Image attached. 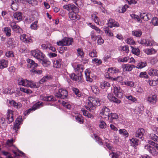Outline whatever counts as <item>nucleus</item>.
<instances>
[{"label":"nucleus","mask_w":158,"mask_h":158,"mask_svg":"<svg viewBox=\"0 0 158 158\" xmlns=\"http://www.w3.org/2000/svg\"><path fill=\"white\" fill-rule=\"evenodd\" d=\"M101 102L98 98L89 97L86 101L85 107L87 110L93 113V110L96 108V106H99Z\"/></svg>","instance_id":"nucleus-1"},{"label":"nucleus","mask_w":158,"mask_h":158,"mask_svg":"<svg viewBox=\"0 0 158 158\" xmlns=\"http://www.w3.org/2000/svg\"><path fill=\"white\" fill-rule=\"evenodd\" d=\"M19 85L24 86L34 87L36 85L32 81H29L27 79H24L22 78H19L18 80Z\"/></svg>","instance_id":"nucleus-2"},{"label":"nucleus","mask_w":158,"mask_h":158,"mask_svg":"<svg viewBox=\"0 0 158 158\" xmlns=\"http://www.w3.org/2000/svg\"><path fill=\"white\" fill-rule=\"evenodd\" d=\"M32 56L39 60H43L44 55L39 50H35L31 51Z\"/></svg>","instance_id":"nucleus-3"},{"label":"nucleus","mask_w":158,"mask_h":158,"mask_svg":"<svg viewBox=\"0 0 158 158\" xmlns=\"http://www.w3.org/2000/svg\"><path fill=\"white\" fill-rule=\"evenodd\" d=\"M73 42V39L72 38H65L60 41L57 42L58 45L69 46L72 44Z\"/></svg>","instance_id":"nucleus-4"},{"label":"nucleus","mask_w":158,"mask_h":158,"mask_svg":"<svg viewBox=\"0 0 158 158\" xmlns=\"http://www.w3.org/2000/svg\"><path fill=\"white\" fill-rule=\"evenodd\" d=\"M110 110L106 106H104L101 110L100 114L102 118H109Z\"/></svg>","instance_id":"nucleus-5"},{"label":"nucleus","mask_w":158,"mask_h":158,"mask_svg":"<svg viewBox=\"0 0 158 158\" xmlns=\"http://www.w3.org/2000/svg\"><path fill=\"white\" fill-rule=\"evenodd\" d=\"M68 92L66 89H59L58 93L56 94V96L57 97L64 99L66 98L68 95Z\"/></svg>","instance_id":"nucleus-6"},{"label":"nucleus","mask_w":158,"mask_h":158,"mask_svg":"<svg viewBox=\"0 0 158 158\" xmlns=\"http://www.w3.org/2000/svg\"><path fill=\"white\" fill-rule=\"evenodd\" d=\"M10 25L14 31L18 33H21L22 32L21 28L17 25L15 22H11L10 23Z\"/></svg>","instance_id":"nucleus-7"},{"label":"nucleus","mask_w":158,"mask_h":158,"mask_svg":"<svg viewBox=\"0 0 158 158\" xmlns=\"http://www.w3.org/2000/svg\"><path fill=\"white\" fill-rule=\"evenodd\" d=\"M71 78L73 81L81 83L83 81L81 73H79L78 76L75 73H72L70 75Z\"/></svg>","instance_id":"nucleus-8"},{"label":"nucleus","mask_w":158,"mask_h":158,"mask_svg":"<svg viewBox=\"0 0 158 158\" xmlns=\"http://www.w3.org/2000/svg\"><path fill=\"white\" fill-rule=\"evenodd\" d=\"M43 103L42 102L40 103V102H38L36 103L32 107L25 112L24 113V115L26 116L31 111H34L36 109L39 108L40 107V106H43Z\"/></svg>","instance_id":"nucleus-9"},{"label":"nucleus","mask_w":158,"mask_h":158,"mask_svg":"<svg viewBox=\"0 0 158 158\" xmlns=\"http://www.w3.org/2000/svg\"><path fill=\"white\" fill-rule=\"evenodd\" d=\"M113 92L115 96L118 98H121L123 96L122 90L119 86L115 85L114 86Z\"/></svg>","instance_id":"nucleus-10"},{"label":"nucleus","mask_w":158,"mask_h":158,"mask_svg":"<svg viewBox=\"0 0 158 158\" xmlns=\"http://www.w3.org/2000/svg\"><path fill=\"white\" fill-rule=\"evenodd\" d=\"M145 132L144 130L142 128H139L135 133L136 137L139 138L143 140L144 138L143 136Z\"/></svg>","instance_id":"nucleus-11"},{"label":"nucleus","mask_w":158,"mask_h":158,"mask_svg":"<svg viewBox=\"0 0 158 158\" xmlns=\"http://www.w3.org/2000/svg\"><path fill=\"white\" fill-rule=\"evenodd\" d=\"M13 111L11 110H8L7 113L6 120L7 123L10 124L14 120L13 113Z\"/></svg>","instance_id":"nucleus-12"},{"label":"nucleus","mask_w":158,"mask_h":158,"mask_svg":"<svg viewBox=\"0 0 158 158\" xmlns=\"http://www.w3.org/2000/svg\"><path fill=\"white\" fill-rule=\"evenodd\" d=\"M147 100L151 104L153 105L155 104L157 100V95L154 94L148 97Z\"/></svg>","instance_id":"nucleus-13"},{"label":"nucleus","mask_w":158,"mask_h":158,"mask_svg":"<svg viewBox=\"0 0 158 158\" xmlns=\"http://www.w3.org/2000/svg\"><path fill=\"white\" fill-rule=\"evenodd\" d=\"M69 17L71 20H77L80 18L79 15L73 11L69 13Z\"/></svg>","instance_id":"nucleus-14"},{"label":"nucleus","mask_w":158,"mask_h":158,"mask_svg":"<svg viewBox=\"0 0 158 158\" xmlns=\"http://www.w3.org/2000/svg\"><path fill=\"white\" fill-rule=\"evenodd\" d=\"M107 24L108 26L111 28L113 27H117L119 26V24L118 22L112 19H110L108 20Z\"/></svg>","instance_id":"nucleus-15"},{"label":"nucleus","mask_w":158,"mask_h":158,"mask_svg":"<svg viewBox=\"0 0 158 158\" xmlns=\"http://www.w3.org/2000/svg\"><path fill=\"white\" fill-rule=\"evenodd\" d=\"M135 67V66L133 65L124 64L122 65V68L124 71H131L132 70L133 68Z\"/></svg>","instance_id":"nucleus-16"},{"label":"nucleus","mask_w":158,"mask_h":158,"mask_svg":"<svg viewBox=\"0 0 158 158\" xmlns=\"http://www.w3.org/2000/svg\"><path fill=\"white\" fill-rule=\"evenodd\" d=\"M108 98L109 100L113 102L117 103H120L121 102L120 100L116 98L114 96L111 94H109L108 95Z\"/></svg>","instance_id":"nucleus-17"},{"label":"nucleus","mask_w":158,"mask_h":158,"mask_svg":"<svg viewBox=\"0 0 158 158\" xmlns=\"http://www.w3.org/2000/svg\"><path fill=\"white\" fill-rule=\"evenodd\" d=\"M27 61L28 64V66L32 68L35 69L38 66L37 64L34 61L31 59H28L27 60Z\"/></svg>","instance_id":"nucleus-18"},{"label":"nucleus","mask_w":158,"mask_h":158,"mask_svg":"<svg viewBox=\"0 0 158 158\" xmlns=\"http://www.w3.org/2000/svg\"><path fill=\"white\" fill-rule=\"evenodd\" d=\"M7 44L11 48H15L17 45V43L13 38H9L8 40Z\"/></svg>","instance_id":"nucleus-19"},{"label":"nucleus","mask_w":158,"mask_h":158,"mask_svg":"<svg viewBox=\"0 0 158 158\" xmlns=\"http://www.w3.org/2000/svg\"><path fill=\"white\" fill-rule=\"evenodd\" d=\"M8 62L7 60L4 59L0 60V69H2L7 67Z\"/></svg>","instance_id":"nucleus-20"},{"label":"nucleus","mask_w":158,"mask_h":158,"mask_svg":"<svg viewBox=\"0 0 158 158\" xmlns=\"http://www.w3.org/2000/svg\"><path fill=\"white\" fill-rule=\"evenodd\" d=\"M9 103L15 108L17 109L20 108L22 106V104L19 102H16L14 100L9 101Z\"/></svg>","instance_id":"nucleus-21"},{"label":"nucleus","mask_w":158,"mask_h":158,"mask_svg":"<svg viewBox=\"0 0 158 158\" xmlns=\"http://www.w3.org/2000/svg\"><path fill=\"white\" fill-rule=\"evenodd\" d=\"M75 70L76 71H78L80 73H81L83 71L84 66L83 65L81 64H77L73 66Z\"/></svg>","instance_id":"nucleus-22"},{"label":"nucleus","mask_w":158,"mask_h":158,"mask_svg":"<svg viewBox=\"0 0 158 158\" xmlns=\"http://www.w3.org/2000/svg\"><path fill=\"white\" fill-rule=\"evenodd\" d=\"M12 3L11 5V8L13 10H16L18 9V4L19 0H12Z\"/></svg>","instance_id":"nucleus-23"},{"label":"nucleus","mask_w":158,"mask_h":158,"mask_svg":"<svg viewBox=\"0 0 158 158\" xmlns=\"http://www.w3.org/2000/svg\"><path fill=\"white\" fill-rule=\"evenodd\" d=\"M13 16L15 19L21 20L22 18V13L19 12H15Z\"/></svg>","instance_id":"nucleus-24"},{"label":"nucleus","mask_w":158,"mask_h":158,"mask_svg":"<svg viewBox=\"0 0 158 158\" xmlns=\"http://www.w3.org/2000/svg\"><path fill=\"white\" fill-rule=\"evenodd\" d=\"M61 60L58 59L54 60L53 63V66L54 67L58 68L60 67L61 64Z\"/></svg>","instance_id":"nucleus-25"},{"label":"nucleus","mask_w":158,"mask_h":158,"mask_svg":"<svg viewBox=\"0 0 158 158\" xmlns=\"http://www.w3.org/2000/svg\"><path fill=\"white\" fill-rule=\"evenodd\" d=\"M41 100L46 101H55L53 97L50 96H46L44 97L41 96Z\"/></svg>","instance_id":"nucleus-26"},{"label":"nucleus","mask_w":158,"mask_h":158,"mask_svg":"<svg viewBox=\"0 0 158 158\" xmlns=\"http://www.w3.org/2000/svg\"><path fill=\"white\" fill-rule=\"evenodd\" d=\"M68 10L70 11L71 10L73 11L77 12L78 11V9L73 4H68Z\"/></svg>","instance_id":"nucleus-27"},{"label":"nucleus","mask_w":158,"mask_h":158,"mask_svg":"<svg viewBox=\"0 0 158 158\" xmlns=\"http://www.w3.org/2000/svg\"><path fill=\"white\" fill-rule=\"evenodd\" d=\"M144 52L147 55H150L155 54L156 52V51L153 48H147L145 50Z\"/></svg>","instance_id":"nucleus-28"},{"label":"nucleus","mask_w":158,"mask_h":158,"mask_svg":"<svg viewBox=\"0 0 158 158\" xmlns=\"http://www.w3.org/2000/svg\"><path fill=\"white\" fill-rule=\"evenodd\" d=\"M148 74L150 76H158V70L155 69H151L149 71Z\"/></svg>","instance_id":"nucleus-29"},{"label":"nucleus","mask_w":158,"mask_h":158,"mask_svg":"<svg viewBox=\"0 0 158 158\" xmlns=\"http://www.w3.org/2000/svg\"><path fill=\"white\" fill-rule=\"evenodd\" d=\"M97 13L94 12L91 15V17L92 19L94 21V22L97 24H99V20L97 16Z\"/></svg>","instance_id":"nucleus-30"},{"label":"nucleus","mask_w":158,"mask_h":158,"mask_svg":"<svg viewBox=\"0 0 158 158\" xmlns=\"http://www.w3.org/2000/svg\"><path fill=\"white\" fill-rule=\"evenodd\" d=\"M120 154H121L120 152H117L116 153L112 152L110 154V156L112 158H120Z\"/></svg>","instance_id":"nucleus-31"},{"label":"nucleus","mask_w":158,"mask_h":158,"mask_svg":"<svg viewBox=\"0 0 158 158\" xmlns=\"http://www.w3.org/2000/svg\"><path fill=\"white\" fill-rule=\"evenodd\" d=\"M130 141L131 142V145L134 146L135 148L139 144V140L136 138H132L130 139Z\"/></svg>","instance_id":"nucleus-32"},{"label":"nucleus","mask_w":158,"mask_h":158,"mask_svg":"<svg viewBox=\"0 0 158 158\" xmlns=\"http://www.w3.org/2000/svg\"><path fill=\"white\" fill-rule=\"evenodd\" d=\"M108 72L111 74H114L119 72V70L115 67H111L109 68Z\"/></svg>","instance_id":"nucleus-33"},{"label":"nucleus","mask_w":158,"mask_h":158,"mask_svg":"<svg viewBox=\"0 0 158 158\" xmlns=\"http://www.w3.org/2000/svg\"><path fill=\"white\" fill-rule=\"evenodd\" d=\"M147 65V64L145 62H141L138 63L137 64L136 68L138 69H142Z\"/></svg>","instance_id":"nucleus-34"},{"label":"nucleus","mask_w":158,"mask_h":158,"mask_svg":"<svg viewBox=\"0 0 158 158\" xmlns=\"http://www.w3.org/2000/svg\"><path fill=\"white\" fill-rule=\"evenodd\" d=\"M85 75L86 76V81L90 82H92L93 79L89 76V73L87 69H86L85 72Z\"/></svg>","instance_id":"nucleus-35"},{"label":"nucleus","mask_w":158,"mask_h":158,"mask_svg":"<svg viewBox=\"0 0 158 158\" xmlns=\"http://www.w3.org/2000/svg\"><path fill=\"white\" fill-rule=\"evenodd\" d=\"M38 21H36L33 22L31 25L30 27L32 30H36L38 29Z\"/></svg>","instance_id":"nucleus-36"},{"label":"nucleus","mask_w":158,"mask_h":158,"mask_svg":"<svg viewBox=\"0 0 158 158\" xmlns=\"http://www.w3.org/2000/svg\"><path fill=\"white\" fill-rule=\"evenodd\" d=\"M132 49V52L134 54L138 56L140 54V51L139 49L138 48H134L132 46H131Z\"/></svg>","instance_id":"nucleus-37"},{"label":"nucleus","mask_w":158,"mask_h":158,"mask_svg":"<svg viewBox=\"0 0 158 158\" xmlns=\"http://www.w3.org/2000/svg\"><path fill=\"white\" fill-rule=\"evenodd\" d=\"M90 27L92 29H94L99 34L102 35L103 33L102 31L95 26L91 24Z\"/></svg>","instance_id":"nucleus-38"},{"label":"nucleus","mask_w":158,"mask_h":158,"mask_svg":"<svg viewBox=\"0 0 158 158\" xmlns=\"http://www.w3.org/2000/svg\"><path fill=\"white\" fill-rule=\"evenodd\" d=\"M110 84L106 81H104L101 82L100 86L102 88L104 89L106 87H110Z\"/></svg>","instance_id":"nucleus-39"},{"label":"nucleus","mask_w":158,"mask_h":158,"mask_svg":"<svg viewBox=\"0 0 158 158\" xmlns=\"http://www.w3.org/2000/svg\"><path fill=\"white\" fill-rule=\"evenodd\" d=\"M132 35L136 37H140L142 35V32L140 30H135L132 32Z\"/></svg>","instance_id":"nucleus-40"},{"label":"nucleus","mask_w":158,"mask_h":158,"mask_svg":"<svg viewBox=\"0 0 158 158\" xmlns=\"http://www.w3.org/2000/svg\"><path fill=\"white\" fill-rule=\"evenodd\" d=\"M119 132L120 134L123 135L126 137L128 136V133L127 131L125 129H120L119 130Z\"/></svg>","instance_id":"nucleus-41"},{"label":"nucleus","mask_w":158,"mask_h":158,"mask_svg":"<svg viewBox=\"0 0 158 158\" xmlns=\"http://www.w3.org/2000/svg\"><path fill=\"white\" fill-rule=\"evenodd\" d=\"M91 89L92 91L95 94H98L99 92V90L97 86L94 85L91 86Z\"/></svg>","instance_id":"nucleus-42"},{"label":"nucleus","mask_w":158,"mask_h":158,"mask_svg":"<svg viewBox=\"0 0 158 158\" xmlns=\"http://www.w3.org/2000/svg\"><path fill=\"white\" fill-rule=\"evenodd\" d=\"M51 78V77L50 76L47 75L43 77L40 81V83H42L43 82L46 81L48 80H50Z\"/></svg>","instance_id":"nucleus-43"},{"label":"nucleus","mask_w":158,"mask_h":158,"mask_svg":"<svg viewBox=\"0 0 158 158\" xmlns=\"http://www.w3.org/2000/svg\"><path fill=\"white\" fill-rule=\"evenodd\" d=\"M140 18L145 21H147L149 19L148 15L144 13L140 14Z\"/></svg>","instance_id":"nucleus-44"},{"label":"nucleus","mask_w":158,"mask_h":158,"mask_svg":"<svg viewBox=\"0 0 158 158\" xmlns=\"http://www.w3.org/2000/svg\"><path fill=\"white\" fill-rule=\"evenodd\" d=\"M4 31L6 35L8 36H10L11 35V29L9 27H6L4 28Z\"/></svg>","instance_id":"nucleus-45"},{"label":"nucleus","mask_w":158,"mask_h":158,"mask_svg":"<svg viewBox=\"0 0 158 158\" xmlns=\"http://www.w3.org/2000/svg\"><path fill=\"white\" fill-rule=\"evenodd\" d=\"M89 55L92 57H97V52L94 49H93L92 51H90Z\"/></svg>","instance_id":"nucleus-46"},{"label":"nucleus","mask_w":158,"mask_h":158,"mask_svg":"<svg viewBox=\"0 0 158 158\" xmlns=\"http://www.w3.org/2000/svg\"><path fill=\"white\" fill-rule=\"evenodd\" d=\"M77 56L81 57L83 58L84 56V52L82 50L81 48H78L77 50Z\"/></svg>","instance_id":"nucleus-47"},{"label":"nucleus","mask_w":158,"mask_h":158,"mask_svg":"<svg viewBox=\"0 0 158 158\" xmlns=\"http://www.w3.org/2000/svg\"><path fill=\"white\" fill-rule=\"evenodd\" d=\"M72 90L77 96L79 97H80L81 94L79 89L73 87L72 88Z\"/></svg>","instance_id":"nucleus-48"},{"label":"nucleus","mask_w":158,"mask_h":158,"mask_svg":"<svg viewBox=\"0 0 158 158\" xmlns=\"http://www.w3.org/2000/svg\"><path fill=\"white\" fill-rule=\"evenodd\" d=\"M106 123L102 120L100 121V123L99 124V127L101 129H105L107 127Z\"/></svg>","instance_id":"nucleus-49"},{"label":"nucleus","mask_w":158,"mask_h":158,"mask_svg":"<svg viewBox=\"0 0 158 158\" xmlns=\"http://www.w3.org/2000/svg\"><path fill=\"white\" fill-rule=\"evenodd\" d=\"M139 77L140 78H148V76L147 74V73L146 72H141L139 75Z\"/></svg>","instance_id":"nucleus-50"},{"label":"nucleus","mask_w":158,"mask_h":158,"mask_svg":"<svg viewBox=\"0 0 158 158\" xmlns=\"http://www.w3.org/2000/svg\"><path fill=\"white\" fill-rule=\"evenodd\" d=\"M74 3L78 7L82 5L83 2L81 0H73Z\"/></svg>","instance_id":"nucleus-51"},{"label":"nucleus","mask_w":158,"mask_h":158,"mask_svg":"<svg viewBox=\"0 0 158 158\" xmlns=\"http://www.w3.org/2000/svg\"><path fill=\"white\" fill-rule=\"evenodd\" d=\"M130 59V58L128 56L125 57L123 58H119L118 59V61L119 62H127Z\"/></svg>","instance_id":"nucleus-52"},{"label":"nucleus","mask_w":158,"mask_h":158,"mask_svg":"<svg viewBox=\"0 0 158 158\" xmlns=\"http://www.w3.org/2000/svg\"><path fill=\"white\" fill-rule=\"evenodd\" d=\"M149 152L154 156H157L158 154V152L156 151L155 147H153L151 148V149Z\"/></svg>","instance_id":"nucleus-53"},{"label":"nucleus","mask_w":158,"mask_h":158,"mask_svg":"<svg viewBox=\"0 0 158 158\" xmlns=\"http://www.w3.org/2000/svg\"><path fill=\"white\" fill-rule=\"evenodd\" d=\"M118 118V115L116 113H111L109 116V118L112 119H117Z\"/></svg>","instance_id":"nucleus-54"},{"label":"nucleus","mask_w":158,"mask_h":158,"mask_svg":"<svg viewBox=\"0 0 158 158\" xmlns=\"http://www.w3.org/2000/svg\"><path fill=\"white\" fill-rule=\"evenodd\" d=\"M126 42L128 44L130 45H133L135 43V41L131 38H128L126 40Z\"/></svg>","instance_id":"nucleus-55"},{"label":"nucleus","mask_w":158,"mask_h":158,"mask_svg":"<svg viewBox=\"0 0 158 158\" xmlns=\"http://www.w3.org/2000/svg\"><path fill=\"white\" fill-rule=\"evenodd\" d=\"M120 49L121 51H125L127 53L129 51L128 46H124L120 47Z\"/></svg>","instance_id":"nucleus-56"},{"label":"nucleus","mask_w":158,"mask_h":158,"mask_svg":"<svg viewBox=\"0 0 158 158\" xmlns=\"http://www.w3.org/2000/svg\"><path fill=\"white\" fill-rule=\"evenodd\" d=\"M151 139L154 141H157L158 142V137L155 134H151L150 136Z\"/></svg>","instance_id":"nucleus-57"},{"label":"nucleus","mask_w":158,"mask_h":158,"mask_svg":"<svg viewBox=\"0 0 158 158\" xmlns=\"http://www.w3.org/2000/svg\"><path fill=\"white\" fill-rule=\"evenodd\" d=\"M152 22L154 26L158 25V19L156 17H154L152 20Z\"/></svg>","instance_id":"nucleus-58"},{"label":"nucleus","mask_w":158,"mask_h":158,"mask_svg":"<svg viewBox=\"0 0 158 158\" xmlns=\"http://www.w3.org/2000/svg\"><path fill=\"white\" fill-rule=\"evenodd\" d=\"M93 63H95L97 65H99L102 63L101 60H99L97 58H94L92 59Z\"/></svg>","instance_id":"nucleus-59"},{"label":"nucleus","mask_w":158,"mask_h":158,"mask_svg":"<svg viewBox=\"0 0 158 158\" xmlns=\"http://www.w3.org/2000/svg\"><path fill=\"white\" fill-rule=\"evenodd\" d=\"M131 16L132 18L136 20L138 22H140V18L139 16L137 15H136L134 14H132L130 15Z\"/></svg>","instance_id":"nucleus-60"},{"label":"nucleus","mask_w":158,"mask_h":158,"mask_svg":"<svg viewBox=\"0 0 158 158\" xmlns=\"http://www.w3.org/2000/svg\"><path fill=\"white\" fill-rule=\"evenodd\" d=\"M124 84L125 85L129 86L130 87H133L134 85V83L132 81H127L124 82Z\"/></svg>","instance_id":"nucleus-61"},{"label":"nucleus","mask_w":158,"mask_h":158,"mask_svg":"<svg viewBox=\"0 0 158 158\" xmlns=\"http://www.w3.org/2000/svg\"><path fill=\"white\" fill-rule=\"evenodd\" d=\"M147 40H146L144 39H141L140 40H139L138 41V42L143 45V46H146V45H147L148 44H147Z\"/></svg>","instance_id":"nucleus-62"},{"label":"nucleus","mask_w":158,"mask_h":158,"mask_svg":"<svg viewBox=\"0 0 158 158\" xmlns=\"http://www.w3.org/2000/svg\"><path fill=\"white\" fill-rule=\"evenodd\" d=\"M105 33L108 36H113V33L111 32V30L108 28L105 30Z\"/></svg>","instance_id":"nucleus-63"},{"label":"nucleus","mask_w":158,"mask_h":158,"mask_svg":"<svg viewBox=\"0 0 158 158\" xmlns=\"http://www.w3.org/2000/svg\"><path fill=\"white\" fill-rule=\"evenodd\" d=\"M50 44L47 43L46 44H43L41 45L42 48L44 50H47L50 47Z\"/></svg>","instance_id":"nucleus-64"}]
</instances>
